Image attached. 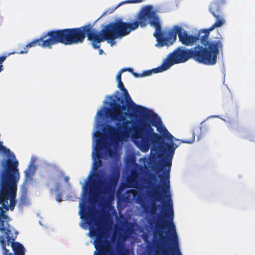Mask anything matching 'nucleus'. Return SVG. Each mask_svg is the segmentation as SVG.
<instances>
[{"label":"nucleus","mask_w":255,"mask_h":255,"mask_svg":"<svg viewBox=\"0 0 255 255\" xmlns=\"http://www.w3.org/2000/svg\"><path fill=\"white\" fill-rule=\"evenodd\" d=\"M12 158L15 159V156L13 153H12Z\"/></svg>","instance_id":"obj_35"},{"label":"nucleus","mask_w":255,"mask_h":255,"mask_svg":"<svg viewBox=\"0 0 255 255\" xmlns=\"http://www.w3.org/2000/svg\"><path fill=\"white\" fill-rule=\"evenodd\" d=\"M48 40V36L46 35V33L44 34L39 38L34 39L26 44L25 47H24V50L20 51L18 53L19 54L26 53L27 52V48L35 47L36 45L40 46L43 48H51L50 44L47 42Z\"/></svg>","instance_id":"obj_12"},{"label":"nucleus","mask_w":255,"mask_h":255,"mask_svg":"<svg viewBox=\"0 0 255 255\" xmlns=\"http://www.w3.org/2000/svg\"><path fill=\"white\" fill-rule=\"evenodd\" d=\"M113 11V10H112V11H107V12H108L109 13H112ZM106 12H107V11H106V12H105L104 13H103L102 14V15L101 16V17H101L102 16H104V15L106 13Z\"/></svg>","instance_id":"obj_31"},{"label":"nucleus","mask_w":255,"mask_h":255,"mask_svg":"<svg viewBox=\"0 0 255 255\" xmlns=\"http://www.w3.org/2000/svg\"><path fill=\"white\" fill-rule=\"evenodd\" d=\"M175 140H179L178 139L175 138Z\"/></svg>","instance_id":"obj_37"},{"label":"nucleus","mask_w":255,"mask_h":255,"mask_svg":"<svg viewBox=\"0 0 255 255\" xmlns=\"http://www.w3.org/2000/svg\"><path fill=\"white\" fill-rule=\"evenodd\" d=\"M126 27L127 22L120 18L105 25L99 32L93 28L91 24L76 28L52 30L46 33L48 37L47 42L50 48L58 43L65 45L77 44L82 43L87 36L88 40L91 41L93 48L97 49L100 48L99 44L102 42L113 41L126 36Z\"/></svg>","instance_id":"obj_4"},{"label":"nucleus","mask_w":255,"mask_h":255,"mask_svg":"<svg viewBox=\"0 0 255 255\" xmlns=\"http://www.w3.org/2000/svg\"><path fill=\"white\" fill-rule=\"evenodd\" d=\"M62 192H59L57 194L56 196V200L57 202H61L62 201Z\"/></svg>","instance_id":"obj_25"},{"label":"nucleus","mask_w":255,"mask_h":255,"mask_svg":"<svg viewBox=\"0 0 255 255\" xmlns=\"http://www.w3.org/2000/svg\"><path fill=\"white\" fill-rule=\"evenodd\" d=\"M130 116L132 117V114H130V113H129L128 114Z\"/></svg>","instance_id":"obj_36"},{"label":"nucleus","mask_w":255,"mask_h":255,"mask_svg":"<svg viewBox=\"0 0 255 255\" xmlns=\"http://www.w3.org/2000/svg\"><path fill=\"white\" fill-rule=\"evenodd\" d=\"M143 0H128L125 1L124 2L128 3H135L141 2Z\"/></svg>","instance_id":"obj_23"},{"label":"nucleus","mask_w":255,"mask_h":255,"mask_svg":"<svg viewBox=\"0 0 255 255\" xmlns=\"http://www.w3.org/2000/svg\"><path fill=\"white\" fill-rule=\"evenodd\" d=\"M81 218H84L89 226V235L96 237L94 246L96 251L94 255H111V243L107 239L108 231L103 224L97 219V212L93 208L83 205L80 211Z\"/></svg>","instance_id":"obj_6"},{"label":"nucleus","mask_w":255,"mask_h":255,"mask_svg":"<svg viewBox=\"0 0 255 255\" xmlns=\"http://www.w3.org/2000/svg\"><path fill=\"white\" fill-rule=\"evenodd\" d=\"M107 109H106V111L105 112L104 111L102 110H101L100 111H99L98 112H97V116H99V117H102L104 115L105 113V114L106 115L107 117H109V116H107ZM110 109H112V108L111 107V108ZM109 118H110V117H109Z\"/></svg>","instance_id":"obj_22"},{"label":"nucleus","mask_w":255,"mask_h":255,"mask_svg":"<svg viewBox=\"0 0 255 255\" xmlns=\"http://www.w3.org/2000/svg\"><path fill=\"white\" fill-rule=\"evenodd\" d=\"M124 2V1H123V2H122V3H120V4L118 5V6H116V8H118V7L119 6H120L122 3H125Z\"/></svg>","instance_id":"obj_34"},{"label":"nucleus","mask_w":255,"mask_h":255,"mask_svg":"<svg viewBox=\"0 0 255 255\" xmlns=\"http://www.w3.org/2000/svg\"><path fill=\"white\" fill-rule=\"evenodd\" d=\"M120 177V174L118 172L113 173L109 178V182L108 185L105 186L103 188H101L97 186L96 182L95 180L92 179V181L89 183V186L90 190L93 189L94 187H97V190L98 192L106 193L110 189V186L111 185L115 187L117 185L118 180Z\"/></svg>","instance_id":"obj_11"},{"label":"nucleus","mask_w":255,"mask_h":255,"mask_svg":"<svg viewBox=\"0 0 255 255\" xmlns=\"http://www.w3.org/2000/svg\"><path fill=\"white\" fill-rule=\"evenodd\" d=\"M128 183L129 184V187H133V184L136 182V176L133 175L128 179Z\"/></svg>","instance_id":"obj_20"},{"label":"nucleus","mask_w":255,"mask_h":255,"mask_svg":"<svg viewBox=\"0 0 255 255\" xmlns=\"http://www.w3.org/2000/svg\"><path fill=\"white\" fill-rule=\"evenodd\" d=\"M97 144L95 148L96 153L93 152V156L94 160V166L96 168H100L102 165L103 153L101 151L108 146V143L104 135L101 132L98 133L97 136Z\"/></svg>","instance_id":"obj_10"},{"label":"nucleus","mask_w":255,"mask_h":255,"mask_svg":"<svg viewBox=\"0 0 255 255\" xmlns=\"http://www.w3.org/2000/svg\"><path fill=\"white\" fill-rule=\"evenodd\" d=\"M131 73L136 78H138V77H141V74H138V73L134 72L133 71Z\"/></svg>","instance_id":"obj_28"},{"label":"nucleus","mask_w":255,"mask_h":255,"mask_svg":"<svg viewBox=\"0 0 255 255\" xmlns=\"http://www.w3.org/2000/svg\"><path fill=\"white\" fill-rule=\"evenodd\" d=\"M125 249L123 246H121V247H118L117 249V252L118 255H125Z\"/></svg>","instance_id":"obj_21"},{"label":"nucleus","mask_w":255,"mask_h":255,"mask_svg":"<svg viewBox=\"0 0 255 255\" xmlns=\"http://www.w3.org/2000/svg\"><path fill=\"white\" fill-rule=\"evenodd\" d=\"M6 58L5 56H0V72L3 70L2 63ZM0 151L3 152L5 154H9L10 151L9 149L6 148L5 146L2 145V142L0 141Z\"/></svg>","instance_id":"obj_16"},{"label":"nucleus","mask_w":255,"mask_h":255,"mask_svg":"<svg viewBox=\"0 0 255 255\" xmlns=\"http://www.w3.org/2000/svg\"><path fill=\"white\" fill-rule=\"evenodd\" d=\"M60 189V184L59 183H57L56 185V188L55 191L56 192H58Z\"/></svg>","instance_id":"obj_29"},{"label":"nucleus","mask_w":255,"mask_h":255,"mask_svg":"<svg viewBox=\"0 0 255 255\" xmlns=\"http://www.w3.org/2000/svg\"><path fill=\"white\" fill-rule=\"evenodd\" d=\"M51 191L53 192V189H51Z\"/></svg>","instance_id":"obj_38"},{"label":"nucleus","mask_w":255,"mask_h":255,"mask_svg":"<svg viewBox=\"0 0 255 255\" xmlns=\"http://www.w3.org/2000/svg\"><path fill=\"white\" fill-rule=\"evenodd\" d=\"M226 0H214L209 5V10L215 17H218V15L222 13V6Z\"/></svg>","instance_id":"obj_13"},{"label":"nucleus","mask_w":255,"mask_h":255,"mask_svg":"<svg viewBox=\"0 0 255 255\" xmlns=\"http://www.w3.org/2000/svg\"><path fill=\"white\" fill-rule=\"evenodd\" d=\"M164 66L163 65V63L160 66L157 67L156 68H154L151 70H148L144 71L142 73H141V77H144L147 76L151 75L153 73H158V72H161L162 71H164L166 70V69H164Z\"/></svg>","instance_id":"obj_17"},{"label":"nucleus","mask_w":255,"mask_h":255,"mask_svg":"<svg viewBox=\"0 0 255 255\" xmlns=\"http://www.w3.org/2000/svg\"><path fill=\"white\" fill-rule=\"evenodd\" d=\"M122 72L120 71L117 75L116 79L118 82L122 81Z\"/></svg>","instance_id":"obj_26"},{"label":"nucleus","mask_w":255,"mask_h":255,"mask_svg":"<svg viewBox=\"0 0 255 255\" xmlns=\"http://www.w3.org/2000/svg\"><path fill=\"white\" fill-rule=\"evenodd\" d=\"M133 114L142 116L149 123L142 122L139 127L128 126L130 121H123L120 124L117 122L116 127L108 126V131L112 137L119 139L122 137H128L129 133L135 139L137 146L142 151H148L150 145L157 148L159 151L166 154V158L162 160L158 171L163 170L159 176L162 181L165 179L169 184V172L172 165V160L178 145L173 142V136L162 126V121L158 115L153 113L151 110L143 106L135 105L131 110Z\"/></svg>","instance_id":"obj_1"},{"label":"nucleus","mask_w":255,"mask_h":255,"mask_svg":"<svg viewBox=\"0 0 255 255\" xmlns=\"http://www.w3.org/2000/svg\"><path fill=\"white\" fill-rule=\"evenodd\" d=\"M122 73L125 71H128L130 73L133 72V69L131 68H124L120 70Z\"/></svg>","instance_id":"obj_27"},{"label":"nucleus","mask_w":255,"mask_h":255,"mask_svg":"<svg viewBox=\"0 0 255 255\" xmlns=\"http://www.w3.org/2000/svg\"><path fill=\"white\" fill-rule=\"evenodd\" d=\"M5 238L3 236H0V243L1 244L2 251L3 255H12V254L9 252V251L6 248V246H9L10 243H8L7 241V239L5 240Z\"/></svg>","instance_id":"obj_18"},{"label":"nucleus","mask_w":255,"mask_h":255,"mask_svg":"<svg viewBox=\"0 0 255 255\" xmlns=\"http://www.w3.org/2000/svg\"><path fill=\"white\" fill-rule=\"evenodd\" d=\"M64 180L66 182L68 183L69 180V178L68 176H65L64 178Z\"/></svg>","instance_id":"obj_30"},{"label":"nucleus","mask_w":255,"mask_h":255,"mask_svg":"<svg viewBox=\"0 0 255 255\" xmlns=\"http://www.w3.org/2000/svg\"><path fill=\"white\" fill-rule=\"evenodd\" d=\"M118 87L123 92L124 97H120L117 95L109 96L108 98L112 100L110 105L112 109H107L106 113L112 121L121 122L125 120L126 116L128 115L127 112L123 113V112L127 109L128 112H130L136 104L131 99L122 81L118 82Z\"/></svg>","instance_id":"obj_8"},{"label":"nucleus","mask_w":255,"mask_h":255,"mask_svg":"<svg viewBox=\"0 0 255 255\" xmlns=\"http://www.w3.org/2000/svg\"><path fill=\"white\" fill-rule=\"evenodd\" d=\"M0 168V230L4 231L10 226L9 218L5 211H13L16 203L15 199L17 183L19 179L17 168L18 162L8 158L1 161Z\"/></svg>","instance_id":"obj_5"},{"label":"nucleus","mask_w":255,"mask_h":255,"mask_svg":"<svg viewBox=\"0 0 255 255\" xmlns=\"http://www.w3.org/2000/svg\"><path fill=\"white\" fill-rule=\"evenodd\" d=\"M143 209L145 210V211L146 212H147V207H146V206H143Z\"/></svg>","instance_id":"obj_33"},{"label":"nucleus","mask_w":255,"mask_h":255,"mask_svg":"<svg viewBox=\"0 0 255 255\" xmlns=\"http://www.w3.org/2000/svg\"><path fill=\"white\" fill-rule=\"evenodd\" d=\"M216 18V22L209 28L202 29L204 33L203 36L204 37H203V40L205 38H206L207 39L209 40L210 32L214 29L216 27H219L221 26L225 23V20L223 19V18L221 16V14L218 15V17Z\"/></svg>","instance_id":"obj_14"},{"label":"nucleus","mask_w":255,"mask_h":255,"mask_svg":"<svg viewBox=\"0 0 255 255\" xmlns=\"http://www.w3.org/2000/svg\"><path fill=\"white\" fill-rule=\"evenodd\" d=\"M161 174L158 175L160 179V183L154 188L150 197L152 200L150 210V214L153 217L157 215V207L160 208V205H156L155 202H162L165 209L164 215L161 214L157 220H153L156 227L158 230V235L161 239L162 254L163 255H181L179 250L178 237L176 231V227L173 222L174 211L171 195L170 191V176H169V184L165 180L162 181L159 177Z\"/></svg>","instance_id":"obj_3"},{"label":"nucleus","mask_w":255,"mask_h":255,"mask_svg":"<svg viewBox=\"0 0 255 255\" xmlns=\"http://www.w3.org/2000/svg\"><path fill=\"white\" fill-rule=\"evenodd\" d=\"M194 138H195L194 135V134H193L192 138L191 139H190V140H181V143H191L194 140Z\"/></svg>","instance_id":"obj_24"},{"label":"nucleus","mask_w":255,"mask_h":255,"mask_svg":"<svg viewBox=\"0 0 255 255\" xmlns=\"http://www.w3.org/2000/svg\"><path fill=\"white\" fill-rule=\"evenodd\" d=\"M99 54H102V53L103 52V50H102V49H99Z\"/></svg>","instance_id":"obj_32"},{"label":"nucleus","mask_w":255,"mask_h":255,"mask_svg":"<svg viewBox=\"0 0 255 255\" xmlns=\"http://www.w3.org/2000/svg\"><path fill=\"white\" fill-rule=\"evenodd\" d=\"M212 50H208L206 48H202L199 44L194 48L185 49L180 46L169 53L162 62L164 69L167 70L172 66L186 62L190 58L199 63L206 65H214L216 62L212 60Z\"/></svg>","instance_id":"obj_7"},{"label":"nucleus","mask_w":255,"mask_h":255,"mask_svg":"<svg viewBox=\"0 0 255 255\" xmlns=\"http://www.w3.org/2000/svg\"><path fill=\"white\" fill-rule=\"evenodd\" d=\"M0 231L5 235V238L8 243H10L11 247L14 255H25V249L23 246L17 242H14L18 233L10 226H7L4 231Z\"/></svg>","instance_id":"obj_9"},{"label":"nucleus","mask_w":255,"mask_h":255,"mask_svg":"<svg viewBox=\"0 0 255 255\" xmlns=\"http://www.w3.org/2000/svg\"><path fill=\"white\" fill-rule=\"evenodd\" d=\"M28 203L29 201L26 193H22L19 200L18 206L20 208H22L25 206L28 205Z\"/></svg>","instance_id":"obj_19"},{"label":"nucleus","mask_w":255,"mask_h":255,"mask_svg":"<svg viewBox=\"0 0 255 255\" xmlns=\"http://www.w3.org/2000/svg\"><path fill=\"white\" fill-rule=\"evenodd\" d=\"M35 170V166L31 164L29 165L27 169L24 171L25 180L24 182L27 181H31L32 180V176H33Z\"/></svg>","instance_id":"obj_15"},{"label":"nucleus","mask_w":255,"mask_h":255,"mask_svg":"<svg viewBox=\"0 0 255 255\" xmlns=\"http://www.w3.org/2000/svg\"><path fill=\"white\" fill-rule=\"evenodd\" d=\"M135 17L133 21L127 22L126 36L132 31L137 29L139 26L144 27L149 23L155 29L153 35L160 46H169L172 45L176 41L177 35L179 40L186 46H192L200 41L202 45L200 47L202 48H206L208 50H212V60L217 62V56L223 48V43L221 39L210 41L205 38L203 40L204 33L202 29L200 30L197 34L189 35L182 27L179 25L173 26L168 31L167 36H164L161 32L159 19L155 11L152 10L151 5L144 7Z\"/></svg>","instance_id":"obj_2"}]
</instances>
